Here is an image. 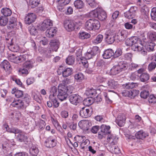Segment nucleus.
<instances>
[{
  "label": "nucleus",
  "mask_w": 156,
  "mask_h": 156,
  "mask_svg": "<svg viewBox=\"0 0 156 156\" xmlns=\"http://www.w3.org/2000/svg\"><path fill=\"white\" fill-rule=\"evenodd\" d=\"M100 27L99 22L94 19H90L87 21L85 23V28L87 30H98Z\"/></svg>",
  "instance_id": "f257e3e1"
},
{
  "label": "nucleus",
  "mask_w": 156,
  "mask_h": 156,
  "mask_svg": "<svg viewBox=\"0 0 156 156\" xmlns=\"http://www.w3.org/2000/svg\"><path fill=\"white\" fill-rule=\"evenodd\" d=\"M62 85H58V92L57 97L61 101L66 100L67 97V88L63 87Z\"/></svg>",
  "instance_id": "f03ea898"
},
{
  "label": "nucleus",
  "mask_w": 156,
  "mask_h": 156,
  "mask_svg": "<svg viewBox=\"0 0 156 156\" xmlns=\"http://www.w3.org/2000/svg\"><path fill=\"white\" fill-rule=\"evenodd\" d=\"M110 127L109 126L102 124L100 127V131L98 133V137L101 139L105 136L106 135L110 134Z\"/></svg>",
  "instance_id": "7ed1b4c3"
},
{
  "label": "nucleus",
  "mask_w": 156,
  "mask_h": 156,
  "mask_svg": "<svg viewBox=\"0 0 156 156\" xmlns=\"http://www.w3.org/2000/svg\"><path fill=\"white\" fill-rule=\"evenodd\" d=\"M56 137L55 136H50L45 141V145L47 147H53L56 145Z\"/></svg>",
  "instance_id": "20e7f679"
},
{
  "label": "nucleus",
  "mask_w": 156,
  "mask_h": 156,
  "mask_svg": "<svg viewBox=\"0 0 156 156\" xmlns=\"http://www.w3.org/2000/svg\"><path fill=\"white\" fill-rule=\"evenodd\" d=\"M92 54L90 51L88 50L86 53L85 57H83L81 59L80 62L85 67L87 68L88 66V63L87 59H90L94 56Z\"/></svg>",
  "instance_id": "39448f33"
},
{
  "label": "nucleus",
  "mask_w": 156,
  "mask_h": 156,
  "mask_svg": "<svg viewBox=\"0 0 156 156\" xmlns=\"http://www.w3.org/2000/svg\"><path fill=\"white\" fill-rule=\"evenodd\" d=\"M105 35L106 41L109 44H112L115 41V34L111 30H108L106 32Z\"/></svg>",
  "instance_id": "423d86ee"
},
{
  "label": "nucleus",
  "mask_w": 156,
  "mask_h": 156,
  "mask_svg": "<svg viewBox=\"0 0 156 156\" xmlns=\"http://www.w3.org/2000/svg\"><path fill=\"white\" fill-rule=\"evenodd\" d=\"M26 58V56L24 55H20L19 56H16L12 54L9 57V59L11 62L16 63L25 61Z\"/></svg>",
  "instance_id": "0eeeda50"
},
{
  "label": "nucleus",
  "mask_w": 156,
  "mask_h": 156,
  "mask_svg": "<svg viewBox=\"0 0 156 156\" xmlns=\"http://www.w3.org/2000/svg\"><path fill=\"white\" fill-rule=\"evenodd\" d=\"M137 8L135 6L131 7L129 9L124 12V16L125 17L128 19H132L136 15Z\"/></svg>",
  "instance_id": "6e6552de"
},
{
  "label": "nucleus",
  "mask_w": 156,
  "mask_h": 156,
  "mask_svg": "<svg viewBox=\"0 0 156 156\" xmlns=\"http://www.w3.org/2000/svg\"><path fill=\"white\" fill-rule=\"evenodd\" d=\"M118 138L116 136L113 134H109L107 137V142L108 144V147L114 146L117 142Z\"/></svg>",
  "instance_id": "1a4fd4ad"
},
{
  "label": "nucleus",
  "mask_w": 156,
  "mask_h": 156,
  "mask_svg": "<svg viewBox=\"0 0 156 156\" xmlns=\"http://www.w3.org/2000/svg\"><path fill=\"white\" fill-rule=\"evenodd\" d=\"M138 94V91L135 90L129 91L124 90L122 93V94L123 96L128 97L131 98H134Z\"/></svg>",
  "instance_id": "9d476101"
},
{
  "label": "nucleus",
  "mask_w": 156,
  "mask_h": 156,
  "mask_svg": "<svg viewBox=\"0 0 156 156\" xmlns=\"http://www.w3.org/2000/svg\"><path fill=\"white\" fill-rule=\"evenodd\" d=\"M69 100L71 103L76 105L81 102L82 98L78 94H73L70 96Z\"/></svg>",
  "instance_id": "9b49d317"
},
{
  "label": "nucleus",
  "mask_w": 156,
  "mask_h": 156,
  "mask_svg": "<svg viewBox=\"0 0 156 156\" xmlns=\"http://www.w3.org/2000/svg\"><path fill=\"white\" fill-rule=\"evenodd\" d=\"M70 1V0H57L58 10L61 12H64L65 10V6L68 4Z\"/></svg>",
  "instance_id": "f8f14e48"
},
{
  "label": "nucleus",
  "mask_w": 156,
  "mask_h": 156,
  "mask_svg": "<svg viewBox=\"0 0 156 156\" xmlns=\"http://www.w3.org/2000/svg\"><path fill=\"white\" fill-rule=\"evenodd\" d=\"M36 19L35 14L33 13H30L27 14L25 18V23L26 24H30L34 22Z\"/></svg>",
  "instance_id": "ddd939ff"
},
{
  "label": "nucleus",
  "mask_w": 156,
  "mask_h": 156,
  "mask_svg": "<svg viewBox=\"0 0 156 156\" xmlns=\"http://www.w3.org/2000/svg\"><path fill=\"white\" fill-rule=\"evenodd\" d=\"M73 21L66 20L64 22V26L66 29L68 31L73 30L75 28Z\"/></svg>",
  "instance_id": "4468645a"
},
{
  "label": "nucleus",
  "mask_w": 156,
  "mask_h": 156,
  "mask_svg": "<svg viewBox=\"0 0 156 156\" xmlns=\"http://www.w3.org/2000/svg\"><path fill=\"white\" fill-rule=\"evenodd\" d=\"M92 111V110L90 108H83L80 111V114L82 117L87 118L91 115Z\"/></svg>",
  "instance_id": "2eb2a0df"
},
{
  "label": "nucleus",
  "mask_w": 156,
  "mask_h": 156,
  "mask_svg": "<svg viewBox=\"0 0 156 156\" xmlns=\"http://www.w3.org/2000/svg\"><path fill=\"white\" fill-rule=\"evenodd\" d=\"M126 118L123 114H119L116 118L115 122L117 125L119 126L122 127L125 124Z\"/></svg>",
  "instance_id": "dca6fc26"
},
{
  "label": "nucleus",
  "mask_w": 156,
  "mask_h": 156,
  "mask_svg": "<svg viewBox=\"0 0 156 156\" xmlns=\"http://www.w3.org/2000/svg\"><path fill=\"white\" fill-rule=\"evenodd\" d=\"M138 42L137 38L135 37H133L127 39L125 41V44L127 46H132L133 48L134 45L137 44Z\"/></svg>",
  "instance_id": "f3484780"
},
{
  "label": "nucleus",
  "mask_w": 156,
  "mask_h": 156,
  "mask_svg": "<svg viewBox=\"0 0 156 156\" xmlns=\"http://www.w3.org/2000/svg\"><path fill=\"white\" fill-rule=\"evenodd\" d=\"M21 113L18 111H14L11 113L9 115L10 118L16 122H17L20 120L21 117Z\"/></svg>",
  "instance_id": "a211bd4d"
},
{
  "label": "nucleus",
  "mask_w": 156,
  "mask_h": 156,
  "mask_svg": "<svg viewBox=\"0 0 156 156\" xmlns=\"http://www.w3.org/2000/svg\"><path fill=\"white\" fill-rule=\"evenodd\" d=\"M10 105L12 107L20 109L24 108L25 104L22 100L18 99L16 100L13 103H11Z\"/></svg>",
  "instance_id": "6ab92c4d"
},
{
  "label": "nucleus",
  "mask_w": 156,
  "mask_h": 156,
  "mask_svg": "<svg viewBox=\"0 0 156 156\" xmlns=\"http://www.w3.org/2000/svg\"><path fill=\"white\" fill-rule=\"evenodd\" d=\"M78 126L81 129L84 130H87L90 127L89 122L85 120L80 121L78 123Z\"/></svg>",
  "instance_id": "aec40b11"
},
{
  "label": "nucleus",
  "mask_w": 156,
  "mask_h": 156,
  "mask_svg": "<svg viewBox=\"0 0 156 156\" xmlns=\"http://www.w3.org/2000/svg\"><path fill=\"white\" fill-rule=\"evenodd\" d=\"M127 32L126 31L122 30L115 35V38L119 41L124 40L126 37Z\"/></svg>",
  "instance_id": "412c9836"
},
{
  "label": "nucleus",
  "mask_w": 156,
  "mask_h": 156,
  "mask_svg": "<svg viewBox=\"0 0 156 156\" xmlns=\"http://www.w3.org/2000/svg\"><path fill=\"white\" fill-rule=\"evenodd\" d=\"M52 26V21L50 19L44 20L41 24V28L43 30H45L47 28Z\"/></svg>",
  "instance_id": "4be33fe9"
},
{
  "label": "nucleus",
  "mask_w": 156,
  "mask_h": 156,
  "mask_svg": "<svg viewBox=\"0 0 156 156\" xmlns=\"http://www.w3.org/2000/svg\"><path fill=\"white\" fill-rule=\"evenodd\" d=\"M136 44L134 45V46H133V49H134V51L139 52L143 55L147 54V52L146 50L142 45L139 46Z\"/></svg>",
  "instance_id": "5701e85b"
},
{
  "label": "nucleus",
  "mask_w": 156,
  "mask_h": 156,
  "mask_svg": "<svg viewBox=\"0 0 156 156\" xmlns=\"http://www.w3.org/2000/svg\"><path fill=\"white\" fill-rule=\"evenodd\" d=\"M17 19L14 17H11L9 20V23L7 26L8 29H12L14 28L17 25Z\"/></svg>",
  "instance_id": "b1692460"
},
{
  "label": "nucleus",
  "mask_w": 156,
  "mask_h": 156,
  "mask_svg": "<svg viewBox=\"0 0 156 156\" xmlns=\"http://www.w3.org/2000/svg\"><path fill=\"white\" fill-rule=\"evenodd\" d=\"M74 83V81L72 79H69L67 78L63 80L62 83H60L59 85H62L63 86V87L67 88V85H70L73 84Z\"/></svg>",
  "instance_id": "393cba45"
},
{
  "label": "nucleus",
  "mask_w": 156,
  "mask_h": 156,
  "mask_svg": "<svg viewBox=\"0 0 156 156\" xmlns=\"http://www.w3.org/2000/svg\"><path fill=\"white\" fill-rule=\"evenodd\" d=\"M148 135V133L144 131L143 130H141L137 132L135 134V136L137 138L142 140Z\"/></svg>",
  "instance_id": "a878e982"
},
{
  "label": "nucleus",
  "mask_w": 156,
  "mask_h": 156,
  "mask_svg": "<svg viewBox=\"0 0 156 156\" xmlns=\"http://www.w3.org/2000/svg\"><path fill=\"white\" fill-rule=\"evenodd\" d=\"M98 10V18L101 21H103L107 17L106 13L101 8H99Z\"/></svg>",
  "instance_id": "bb28decb"
},
{
  "label": "nucleus",
  "mask_w": 156,
  "mask_h": 156,
  "mask_svg": "<svg viewBox=\"0 0 156 156\" xmlns=\"http://www.w3.org/2000/svg\"><path fill=\"white\" fill-rule=\"evenodd\" d=\"M108 87L110 88L115 89L118 87V83L117 81L112 79H110L107 82Z\"/></svg>",
  "instance_id": "cd10ccee"
},
{
  "label": "nucleus",
  "mask_w": 156,
  "mask_h": 156,
  "mask_svg": "<svg viewBox=\"0 0 156 156\" xmlns=\"http://www.w3.org/2000/svg\"><path fill=\"white\" fill-rule=\"evenodd\" d=\"M138 85V84L136 83H128L124 84L122 85V87L124 89H130L132 88H133L137 87Z\"/></svg>",
  "instance_id": "c85d7f7f"
},
{
  "label": "nucleus",
  "mask_w": 156,
  "mask_h": 156,
  "mask_svg": "<svg viewBox=\"0 0 156 156\" xmlns=\"http://www.w3.org/2000/svg\"><path fill=\"white\" fill-rule=\"evenodd\" d=\"M56 31V29L54 27H50L45 32L46 36L48 37H53Z\"/></svg>",
  "instance_id": "c756f323"
},
{
  "label": "nucleus",
  "mask_w": 156,
  "mask_h": 156,
  "mask_svg": "<svg viewBox=\"0 0 156 156\" xmlns=\"http://www.w3.org/2000/svg\"><path fill=\"white\" fill-rule=\"evenodd\" d=\"M113 54L114 52L112 49H108L104 51L103 56L104 58L108 59L112 57Z\"/></svg>",
  "instance_id": "7c9ffc66"
},
{
  "label": "nucleus",
  "mask_w": 156,
  "mask_h": 156,
  "mask_svg": "<svg viewBox=\"0 0 156 156\" xmlns=\"http://www.w3.org/2000/svg\"><path fill=\"white\" fill-rule=\"evenodd\" d=\"M103 38V35L99 34L97 36L95 39H93L92 41L93 44L96 45L100 43L102 41Z\"/></svg>",
  "instance_id": "2f4dec72"
},
{
  "label": "nucleus",
  "mask_w": 156,
  "mask_h": 156,
  "mask_svg": "<svg viewBox=\"0 0 156 156\" xmlns=\"http://www.w3.org/2000/svg\"><path fill=\"white\" fill-rule=\"evenodd\" d=\"M1 66L6 71L10 70L11 66L8 61L4 60L1 64Z\"/></svg>",
  "instance_id": "473e14b6"
},
{
  "label": "nucleus",
  "mask_w": 156,
  "mask_h": 156,
  "mask_svg": "<svg viewBox=\"0 0 156 156\" xmlns=\"http://www.w3.org/2000/svg\"><path fill=\"white\" fill-rule=\"evenodd\" d=\"M150 78V76L149 74L146 73H142L140 76V81L145 83H147V81Z\"/></svg>",
  "instance_id": "72a5a7b5"
},
{
  "label": "nucleus",
  "mask_w": 156,
  "mask_h": 156,
  "mask_svg": "<svg viewBox=\"0 0 156 156\" xmlns=\"http://www.w3.org/2000/svg\"><path fill=\"white\" fill-rule=\"evenodd\" d=\"M85 94L88 97L92 98L96 94V90L93 88L87 89Z\"/></svg>",
  "instance_id": "f704fd0d"
},
{
  "label": "nucleus",
  "mask_w": 156,
  "mask_h": 156,
  "mask_svg": "<svg viewBox=\"0 0 156 156\" xmlns=\"http://www.w3.org/2000/svg\"><path fill=\"white\" fill-rule=\"evenodd\" d=\"M120 72V71L117 66L115 65L111 69L110 75H115L119 73Z\"/></svg>",
  "instance_id": "c9c22d12"
},
{
  "label": "nucleus",
  "mask_w": 156,
  "mask_h": 156,
  "mask_svg": "<svg viewBox=\"0 0 156 156\" xmlns=\"http://www.w3.org/2000/svg\"><path fill=\"white\" fill-rule=\"evenodd\" d=\"M117 66L121 72L122 71V69H126L128 67V64L123 61H121L119 62Z\"/></svg>",
  "instance_id": "e433bc0d"
},
{
  "label": "nucleus",
  "mask_w": 156,
  "mask_h": 156,
  "mask_svg": "<svg viewBox=\"0 0 156 156\" xmlns=\"http://www.w3.org/2000/svg\"><path fill=\"white\" fill-rule=\"evenodd\" d=\"M2 13L4 16L6 17L10 16L12 13V12L10 9L9 8H3L1 10Z\"/></svg>",
  "instance_id": "4c0bfd02"
},
{
  "label": "nucleus",
  "mask_w": 156,
  "mask_h": 156,
  "mask_svg": "<svg viewBox=\"0 0 156 156\" xmlns=\"http://www.w3.org/2000/svg\"><path fill=\"white\" fill-rule=\"evenodd\" d=\"M84 76L83 74L80 73H78L74 76L75 79L77 82H81L84 79Z\"/></svg>",
  "instance_id": "58836bf2"
},
{
  "label": "nucleus",
  "mask_w": 156,
  "mask_h": 156,
  "mask_svg": "<svg viewBox=\"0 0 156 156\" xmlns=\"http://www.w3.org/2000/svg\"><path fill=\"white\" fill-rule=\"evenodd\" d=\"M72 70L71 68H68L65 69L62 71V75L64 77H66L72 74Z\"/></svg>",
  "instance_id": "ea45409f"
},
{
  "label": "nucleus",
  "mask_w": 156,
  "mask_h": 156,
  "mask_svg": "<svg viewBox=\"0 0 156 156\" xmlns=\"http://www.w3.org/2000/svg\"><path fill=\"white\" fill-rule=\"evenodd\" d=\"M107 149L112 153L118 154L120 153V150L118 147H114V146L108 147Z\"/></svg>",
  "instance_id": "a19ab883"
},
{
  "label": "nucleus",
  "mask_w": 156,
  "mask_h": 156,
  "mask_svg": "<svg viewBox=\"0 0 156 156\" xmlns=\"http://www.w3.org/2000/svg\"><path fill=\"white\" fill-rule=\"evenodd\" d=\"M74 5L76 8L77 9H81L84 6L83 2L81 0H76L74 3Z\"/></svg>",
  "instance_id": "79ce46f5"
},
{
  "label": "nucleus",
  "mask_w": 156,
  "mask_h": 156,
  "mask_svg": "<svg viewBox=\"0 0 156 156\" xmlns=\"http://www.w3.org/2000/svg\"><path fill=\"white\" fill-rule=\"evenodd\" d=\"M99 8H97L93 10L89 13V16L90 17H98Z\"/></svg>",
  "instance_id": "37998d69"
},
{
  "label": "nucleus",
  "mask_w": 156,
  "mask_h": 156,
  "mask_svg": "<svg viewBox=\"0 0 156 156\" xmlns=\"http://www.w3.org/2000/svg\"><path fill=\"white\" fill-rule=\"evenodd\" d=\"M147 36L152 41H156V32L149 31L147 34Z\"/></svg>",
  "instance_id": "c03bdc74"
},
{
  "label": "nucleus",
  "mask_w": 156,
  "mask_h": 156,
  "mask_svg": "<svg viewBox=\"0 0 156 156\" xmlns=\"http://www.w3.org/2000/svg\"><path fill=\"white\" fill-rule=\"evenodd\" d=\"M90 36V35L88 33L82 32L80 33L79 37L81 39H84L89 38Z\"/></svg>",
  "instance_id": "a18cd8bd"
},
{
  "label": "nucleus",
  "mask_w": 156,
  "mask_h": 156,
  "mask_svg": "<svg viewBox=\"0 0 156 156\" xmlns=\"http://www.w3.org/2000/svg\"><path fill=\"white\" fill-rule=\"evenodd\" d=\"M30 152L34 156H37L39 152V150L35 146H32L30 149Z\"/></svg>",
  "instance_id": "49530a36"
},
{
  "label": "nucleus",
  "mask_w": 156,
  "mask_h": 156,
  "mask_svg": "<svg viewBox=\"0 0 156 156\" xmlns=\"http://www.w3.org/2000/svg\"><path fill=\"white\" fill-rule=\"evenodd\" d=\"M12 94H15L16 97L18 98L22 97L23 95V92L20 90H16L12 89Z\"/></svg>",
  "instance_id": "de8ad7c7"
},
{
  "label": "nucleus",
  "mask_w": 156,
  "mask_h": 156,
  "mask_svg": "<svg viewBox=\"0 0 156 156\" xmlns=\"http://www.w3.org/2000/svg\"><path fill=\"white\" fill-rule=\"evenodd\" d=\"M8 21V18L5 16H1L0 17V25L2 26H5Z\"/></svg>",
  "instance_id": "09e8293b"
},
{
  "label": "nucleus",
  "mask_w": 156,
  "mask_h": 156,
  "mask_svg": "<svg viewBox=\"0 0 156 156\" xmlns=\"http://www.w3.org/2000/svg\"><path fill=\"white\" fill-rule=\"evenodd\" d=\"M90 143L89 140L88 139H85L82 141L80 144L81 148L83 150L87 148V146Z\"/></svg>",
  "instance_id": "8fccbe9b"
},
{
  "label": "nucleus",
  "mask_w": 156,
  "mask_h": 156,
  "mask_svg": "<svg viewBox=\"0 0 156 156\" xmlns=\"http://www.w3.org/2000/svg\"><path fill=\"white\" fill-rule=\"evenodd\" d=\"M93 101L92 98L88 97L84 99L83 103L84 105L86 106H89L91 105L93 103Z\"/></svg>",
  "instance_id": "3c124183"
},
{
  "label": "nucleus",
  "mask_w": 156,
  "mask_h": 156,
  "mask_svg": "<svg viewBox=\"0 0 156 156\" xmlns=\"http://www.w3.org/2000/svg\"><path fill=\"white\" fill-rule=\"evenodd\" d=\"M17 139L20 142H25L27 140V137L24 134H20L18 135Z\"/></svg>",
  "instance_id": "603ef678"
},
{
  "label": "nucleus",
  "mask_w": 156,
  "mask_h": 156,
  "mask_svg": "<svg viewBox=\"0 0 156 156\" xmlns=\"http://www.w3.org/2000/svg\"><path fill=\"white\" fill-rule=\"evenodd\" d=\"M33 66V62L32 61H28L26 62L23 64V67L28 69L32 68Z\"/></svg>",
  "instance_id": "864d4df0"
},
{
  "label": "nucleus",
  "mask_w": 156,
  "mask_h": 156,
  "mask_svg": "<svg viewBox=\"0 0 156 156\" xmlns=\"http://www.w3.org/2000/svg\"><path fill=\"white\" fill-rule=\"evenodd\" d=\"M75 61L74 57L73 56H68L66 60V63L69 65H72Z\"/></svg>",
  "instance_id": "5fc2aeb1"
},
{
  "label": "nucleus",
  "mask_w": 156,
  "mask_h": 156,
  "mask_svg": "<svg viewBox=\"0 0 156 156\" xmlns=\"http://www.w3.org/2000/svg\"><path fill=\"white\" fill-rule=\"evenodd\" d=\"M90 51L92 53V55H93L94 56H95L100 52L99 48L97 46L93 47L91 49Z\"/></svg>",
  "instance_id": "6e6d98bb"
},
{
  "label": "nucleus",
  "mask_w": 156,
  "mask_h": 156,
  "mask_svg": "<svg viewBox=\"0 0 156 156\" xmlns=\"http://www.w3.org/2000/svg\"><path fill=\"white\" fill-rule=\"evenodd\" d=\"M50 45L53 50L55 51H57L58 48V43L56 41H53L50 42Z\"/></svg>",
  "instance_id": "4d7b16f0"
},
{
  "label": "nucleus",
  "mask_w": 156,
  "mask_h": 156,
  "mask_svg": "<svg viewBox=\"0 0 156 156\" xmlns=\"http://www.w3.org/2000/svg\"><path fill=\"white\" fill-rule=\"evenodd\" d=\"M19 73L23 76H25L27 75L29 73L28 69L25 67L20 68L19 70Z\"/></svg>",
  "instance_id": "13d9d810"
},
{
  "label": "nucleus",
  "mask_w": 156,
  "mask_h": 156,
  "mask_svg": "<svg viewBox=\"0 0 156 156\" xmlns=\"http://www.w3.org/2000/svg\"><path fill=\"white\" fill-rule=\"evenodd\" d=\"M7 131L9 133H13L15 134L20 133L22 132L21 130L15 128H9Z\"/></svg>",
  "instance_id": "bf43d9fd"
},
{
  "label": "nucleus",
  "mask_w": 156,
  "mask_h": 156,
  "mask_svg": "<svg viewBox=\"0 0 156 156\" xmlns=\"http://www.w3.org/2000/svg\"><path fill=\"white\" fill-rule=\"evenodd\" d=\"M22 100L24 103V105L27 106L28 105L30 101V97L28 95H26L23 99Z\"/></svg>",
  "instance_id": "052dcab7"
},
{
  "label": "nucleus",
  "mask_w": 156,
  "mask_h": 156,
  "mask_svg": "<svg viewBox=\"0 0 156 156\" xmlns=\"http://www.w3.org/2000/svg\"><path fill=\"white\" fill-rule=\"evenodd\" d=\"M29 2L31 7L34 8L39 4L40 0H30Z\"/></svg>",
  "instance_id": "680f3d73"
},
{
  "label": "nucleus",
  "mask_w": 156,
  "mask_h": 156,
  "mask_svg": "<svg viewBox=\"0 0 156 156\" xmlns=\"http://www.w3.org/2000/svg\"><path fill=\"white\" fill-rule=\"evenodd\" d=\"M41 53H42L44 55L47 57H49L50 55L48 54L51 53V51L50 50H48L46 48H43L42 49V50L40 51Z\"/></svg>",
  "instance_id": "e2e57ef3"
},
{
  "label": "nucleus",
  "mask_w": 156,
  "mask_h": 156,
  "mask_svg": "<svg viewBox=\"0 0 156 156\" xmlns=\"http://www.w3.org/2000/svg\"><path fill=\"white\" fill-rule=\"evenodd\" d=\"M151 16L152 20L156 21V7H154L152 9Z\"/></svg>",
  "instance_id": "0e129e2a"
},
{
  "label": "nucleus",
  "mask_w": 156,
  "mask_h": 156,
  "mask_svg": "<svg viewBox=\"0 0 156 156\" xmlns=\"http://www.w3.org/2000/svg\"><path fill=\"white\" fill-rule=\"evenodd\" d=\"M156 67V63L153 62H151L148 65V69L149 71H151L154 69Z\"/></svg>",
  "instance_id": "69168bd1"
},
{
  "label": "nucleus",
  "mask_w": 156,
  "mask_h": 156,
  "mask_svg": "<svg viewBox=\"0 0 156 156\" xmlns=\"http://www.w3.org/2000/svg\"><path fill=\"white\" fill-rule=\"evenodd\" d=\"M149 92L148 91L146 90H143L140 93V97L141 98H146L149 95Z\"/></svg>",
  "instance_id": "338daca9"
},
{
  "label": "nucleus",
  "mask_w": 156,
  "mask_h": 156,
  "mask_svg": "<svg viewBox=\"0 0 156 156\" xmlns=\"http://www.w3.org/2000/svg\"><path fill=\"white\" fill-rule=\"evenodd\" d=\"M29 30L31 34L35 35L37 33V30L35 27L33 26H30L29 27Z\"/></svg>",
  "instance_id": "774afa93"
}]
</instances>
